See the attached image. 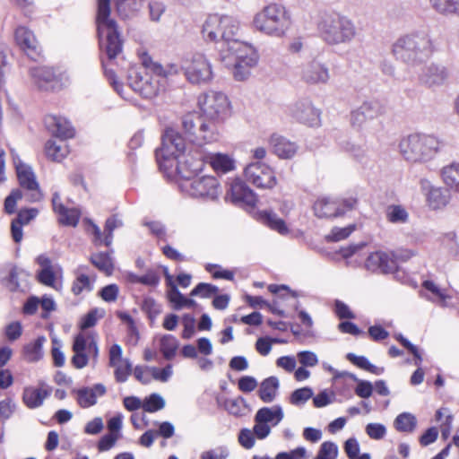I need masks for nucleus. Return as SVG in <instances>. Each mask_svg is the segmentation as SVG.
Returning <instances> with one entry per match:
<instances>
[{
  "label": "nucleus",
  "instance_id": "f257e3e1",
  "mask_svg": "<svg viewBox=\"0 0 459 459\" xmlns=\"http://www.w3.org/2000/svg\"><path fill=\"white\" fill-rule=\"evenodd\" d=\"M141 62L144 71L132 72L128 76L129 86L143 98L152 99L164 90L166 77L176 74L177 70L174 65L165 69L145 53L141 56Z\"/></svg>",
  "mask_w": 459,
  "mask_h": 459
},
{
  "label": "nucleus",
  "instance_id": "f03ea898",
  "mask_svg": "<svg viewBox=\"0 0 459 459\" xmlns=\"http://www.w3.org/2000/svg\"><path fill=\"white\" fill-rule=\"evenodd\" d=\"M433 52L430 39L421 33H411L399 37L392 45L394 56L411 67L420 66Z\"/></svg>",
  "mask_w": 459,
  "mask_h": 459
},
{
  "label": "nucleus",
  "instance_id": "7ed1b4c3",
  "mask_svg": "<svg viewBox=\"0 0 459 459\" xmlns=\"http://www.w3.org/2000/svg\"><path fill=\"white\" fill-rule=\"evenodd\" d=\"M182 127L188 140L197 145L216 143L221 136L223 121L210 119L195 112L182 117Z\"/></svg>",
  "mask_w": 459,
  "mask_h": 459
},
{
  "label": "nucleus",
  "instance_id": "20e7f679",
  "mask_svg": "<svg viewBox=\"0 0 459 459\" xmlns=\"http://www.w3.org/2000/svg\"><path fill=\"white\" fill-rule=\"evenodd\" d=\"M403 158L411 163H424L438 152L440 143L431 134L414 133L403 137L398 144Z\"/></svg>",
  "mask_w": 459,
  "mask_h": 459
},
{
  "label": "nucleus",
  "instance_id": "39448f33",
  "mask_svg": "<svg viewBox=\"0 0 459 459\" xmlns=\"http://www.w3.org/2000/svg\"><path fill=\"white\" fill-rule=\"evenodd\" d=\"M291 23V17L287 9L275 4L264 7L253 19V26L256 30L275 38L285 37Z\"/></svg>",
  "mask_w": 459,
  "mask_h": 459
},
{
  "label": "nucleus",
  "instance_id": "423d86ee",
  "mask_svg": "<svg viewBox=\"0 0 459 459\" xmlns=\"http://www.w3.org/2000/svg\"><path fill=\"white\" fill-rule=\"evenodd\" d=\"M318 30L322 39L333 46L350 43L357 35L354 22L337 13L325 15L318 24Z\"/></svg>",
  "mask_w": 459,
  "mask_h": 459
},
{
  "label": "nucleus",
  "instance_id": "0eeeda50",
  "mask_svg": "<svg viewBox=\"0 0 459 459\" xmlns=\"http://www.w3.org/2000/svg\"><path fill=\"white\" fill-rule=\"evenodd\" d=\"M110 0H98L97 28L100 39L106 38L105 43L100 39V45H105V50L109 59L121 53L123 44L120 39L117 24L110 18Z\"/></svg>",
  "mask_w": 459,
  "mask_h": 459
},
{
  "label": "nucleus",
  "instance_id": "6e6552de",
  "mask_svg": "<svg viewBox=\"0 0 459 459\" xmlns=\"http://www.w3.org/2000/svg\"><path fill=\"white\" fill-rule=\"evenodd\" d=\"M203 164H197L190 169L188 174H184V169L187 167V160H179L178 169L182 177L186 178L182 184V188L191 196L195 198L215 199L220 195V185L216 178L212 176H204L200 178H192V174H195L201 169Z\"/></svg>",
  "mask_w": 459,
  "mask_h": 459
},
{
  "label": "nucleus",
  "instance_id": "1a4fd4ad",
  "mask_svg": "<svg viewBox=\"0 0 459 459\" xmlns=\"http://www.w3.org/2000/svg\"><path fill=\"white\" fill-rule=\"evenodd\" d=\"M238 30V22L229 15H210L204 26L203 35L206 40L213 41L220 48H225L230 41H232Z\"/></svg>",
  "mask_w": 459,
  "mask_h": 459
},
{
  "label": "nucleus",
  "instance_id": "9d476101",
  "mask_svg": "<svg viewBox=\"0 0 459 459\" xmlns=\"http://www.w3.org/2000/svg\"><path fill=\"white\" fill-rule=\"evenodd\" d=\"M182 69L186 80L192 84H206L212 79V65L201 53L186 57L183 61Z\"/></svg>",
  "mask_w": 459,
  "mask_h": 459
},
{
  "label": "nucleus",
  "instance_id": "9b49d317",
  "mask_svg": "<svg viewBox=\"0 0 459 459\" xmlns=\"http://www.w3.org/2000/svg\"><path fill=\"white\" fill-rule=\"evenodd\" d=\"M198 106L201 109L200 115L210 119L215 118L224 122L230 113L228 97L219 91L201 94L198 98Z\"/></svg>",
  "mask_w": 459,
  "mask_h": 459
},
{
  "label": "nucleus",
  "instance_id": "f8f14e48",
  "mask_svg": "<svg viewBox=\"0 0 459 459\" xmlns=\"http://www.w3.org/2000/svg\"><path fill=\"white\" fill-rule=\"evenodd\" d=\"M73 351L71 362L75 368L81 369L86 367L91 357L96 360L99 347L95 336L91 333H78L74 340Z\"/></svg>",
  "mask_w": 459,
  "mask_h": 459
},
{
  "label": "nucleus",
  "instance_id": "ddd939ff",
  "mask_svg": "<svg viewBox=\"0 0 459 459\" xmlns=\"http://www.w3.org/2000/svg\"><path fill=\"white\" fill-rule=\"evenodd\" d=\"M414 255L415 254L411 250H405L402 253L377 251L368 256L365 266L368 270L372 272L380 271L385 273H392L397 267V260L406 261Z\"/></svg>",
  "mask_w": 459,
  "mask_h": 459
},
{
  "label": "nucleus",
  "instance_id": "4468645a",
  "mask_svg": "<svg viewBox=\"0 0 459 459\" xmlns=\"http://www.w3.org/2000/svg\"><path fill=\"white\" fill-rule=\"evenodd\" d=\"M220 55L222 61L242 62L245 65H255L258 60L255 49L236 38L225 48H220Z\"/></svg>",
  "mask_w": 459,
  "mask_h": 459
},
{
  "label": "nucleus",
  "instance_id": "2eb2a0df",
  "mask_svg": "<svg viewBox=\"0 0 459 459\" xmlns=\"http://www.w3.org/2000/svg\"><path fill=\"white\" fill-rule=\"evenodd\" d=\"M13 159L19 184L28 192V201L31 203L40 201L43 195L32 168L22 162L18 156L13 155Z\"/></svg>",
  "mask_w": 459,
  "mask_h": 459
},
{
  "label": "nucleus",
  "instance_id": "dca6fc26",
  "mask_svg": "<svg viewBox=\"0 0 459 459\" xmlns=\"http://www.w3.org/2000/svg\"><path fill=\"white\" fill-rule=\"evenodd\" d=\"M244 174L246 179L258 188L271 189L277 183L272 168L261 161L248 164Z\"/></svg>",
  "mask_w": 459,
  "mask_h": 459
},
{
  "label": "nucleus",
  "instance_id": "f3484780",
  "mask_svg": "<svg viewBox=\"0 0 459 459\" xmlns=\"http://www.w3.org/2000/svg\"><path fill=\"white\" fill-rule=\"evenodd\" d=\"M186 143L184 138L174 129H167L162 137L160 149L156 152L157 157L164 160L170 158L178 159L185 152Z\"/></svg>",
  "mask_w": 459,
  "mask_h": 459
},
{
  "label": "nucleus",
  "instance_id": "a211bd4d",
  "mask_svg": "<svg viewBox=\"0 0 459 459\" xmlns=\"http://www.w3.org/2000/svg\"><path fill=\"white\" fill-rule=\"evenodd\" d=\"M289 111L291 117L301 124L307 126L320 125V112L308 100L295 102L290 107Z\"/></svg>",
  "mask_w": 459,
  "mask_h": 459
},
{
  "label": "nucleus",
  "instance_id": "6ab92c4d",
  "mask_svg": "<svg viewBox=\"0 0 459 459\" xmlns=\"http://www.w3.org/2000/svg\"><path fill=\"white\" fill-rule=\"evenodd\" d=\"M418 77L420 83L429 88L438 87L447 82L449 71L441 64L430 63L420 68Z\"/></svg>",
  "mask_w": 459,
  "mask_h": 459
},
{
  "label": "nucleus",
  "instance_id": "aec40b11",
  "mask_svg": "<svg viewBox=\"0 0 459 459\" xmlns=\"http://www.w3.org/2000/svg\"><path fill=\"white\" fill-rule=\"evenodd\" d=\"M384 113V108L377 100L363 102L358 108L351 113V125L355 128H361L367 121L372 120Z\"/></svg>",
  "mask_w": 459,
  "mask_h": 459
},
{
  "label": "nucleus",
  "instance_id": "412c9836",
  "mask_svg": "<svg viewBox=\"0 0 459 459\" xmlns=\"http://www.w3.org/2000/svg\"><path fill=\"white\" fill-rule=\"evenodd\" d=\"M15 40L22 50L32 60L40 58L42 49L35 35L26 27H19L15 30Z\"/></svg>",
  "mask_w": 459,
  "mask_h": 459
},
{
  "label": "nucleus",
  "instance_id": "4be33fe9",
  "mask_svg": "<svg viewBox=\"0 0 459 459\" xmlns=\"http://www.w3.org/2000/svg\"><path fill=\"white\" fill-rule=\"evenodd\" d=\"M30 76L32 83L44 91H53L58 84L56 75L52 68L37 66L30 69Z\"/></svg>",
  "mask_w": 459,
  "mask_h": 459
},
{
  "label": "nucleus",
  "instance_id": "5701e85b",
  "mask_svg": "<svg viewBox=\"0 0 459 459\" xmlns=\"http://www.w3.org/2000/svg\"><path fill=\"white\" fill-rule=\"evenodd\" d=\"M51 387L45 382H39L38 386H26L22 393V402L29 409L40 407L45 399L51 394Z\"/></svg>",
  "mask_w": 459,
  "mask_h": 459
},
{
  "label": "nucleus",
  "instance_id": "b1692460",
  "mask_svg": "<svg viewBox=\"0 0 459 459\" xmlns=\"http://www.w3.org/2000/svg\"><path fill=\"white\" fill-rule=\"evenodd\" d=\"M329 78L326 65L316 60L305 65L301 71V79L307 84L326 83Z\"/></svg>",
  "mask_w": 459,
  "mask_h": 459
},
{
  "label": "nucleus",
  "instance_id": "393cba45",
  "mask_svg": "<svg viewBox=\"0 0 459 459\" xmlns=\"http://www.w3.org/2000/svg\"><path fill=\"white\" fill-rule=\"evenodd\" d=\"M227 195L236 204L244 203L247 205H255L256 201L254 192L238 178L230 182Z\"/></svg>",
  "mask_w": 459,
  "mask_h": 459
},
{
  "label": "nucleus",
  "instance_id": "a878e982",
  "mask_svg": "<svg viewBox=\"0 0 459 459\" xmlns=\"http://www.w3.org/2000/svg\"><path fill=\"white\" fill-rule=\"evenodd\" d=\"M45 125L60 140L72 138L74 135V128L65 118L48 115L45 117Z\"/></svg>",
  "mask_w": 459,
  "mask_h": 459
},
{
  "label": "nucleus",
  "instance_id": "bb28decb",
  "mask_svg": "<svg viewBox=\"0 0 459 459\" xmlns=\"http://www.w3.org/2000/svg\"><path fill=\"white\" fill-rule=\"evenodd\" d=\"M270 144L273 152L281 159H291L299 150L296 143L276 134L271 136Z\"/></svg>",
  "mask_w": 459,
  "mask_h": 459
},
{
  "label": "nucleus",
  "instance_id": "cd10ccee",
  "mask_svg": "<svg viewBox=\"0 0 459 459\" xmlns=\"http://www.w3.org/2000/svg\"><path fill=\"white\" fill-rule=\"evenodd\" d=\"M106 387L96 384L92 387H83L76 391V400L82 408H89L97 403V398L104 395Z\"/></svg>",
  "mask_w": 459,
  "mask_h": 459
},
{
  "label": "nucleus",
  "instance_id": "c85d7f7f",
  "mask_svg": "<svg viewBox=\"0 0 459 459\" xmlns=\"http://www.w3.org/2000/svg\"><path fill=\"white\" fill-rule=\"evenodd\" d=\"M316 216L319 218H334L344 214L337 201L329 198H320L314 204Z\"/></svg>",
  "mask_w": 459,
  "mask_h": 459
},
{
  "label": "nucleus",
  "instance_id": "c756f323",
  "mask_svg": "<svg viewBox=\"0 0 459 459\" xmlns=\"http://www.w3.org/2000/svg\"><path fill=\"white\" fill-rule=\"evenodd\" d=\"M206 159L207 162L217 173L226 174L235 169V160L227 153H210Z\"/></svg>",
  "mask_w": 459,
  "mask_h": 459
},
{
  "label": "nucleus",
  "instance_id": "7c9ffc66",
  "mask_svg": "<svg viewBox=\"0 0 459 459\" xmlns=\"http://www.w3.org/2000/svg\"><path fill=\"white\" fill-rule=\"evenodd\" d=\"M283 411L281 406L263 407L257 411L255 421L264 422L271 427L278 425L283 419Z\"/></svg>",
  "mask_w": 459,
  "mask_h": 459
},
{
  "label": "nucleus",
  "instance_id": "2f4dec72",
  "mask_svg": "<svg viewBox=\"0 0 459 459\" xmlns=\"http://www.w3.org/2000/svg\"><path fill=\"white\" fill-rule=\"evenodd\" d=\"M167 299L171 304V307L175 310H180L183 308H191L196 305V302L184 296L178 289L177 285H172L171 288L167 290Z\"/></svg>",
  "mask_w": 459,
  "mask_h": 459
},
{
  "label": "nucleus",
  "instance_id": "473e14b6",
  "mask_svg": "<svg viewBox=\"0 0 459 459\" xmlns=\"http://www.w3.org/2000/svg\"><path fill=\"white\" fill-rule=\"evenodd\" d=\"M47 156L54 161H61L69 152L64 140H48L45 146Z\"/></svg>",
  "mask_w": 459,
  "mask_h": 459
},
{
  "label": "nucleus",
  "instance_id": "72a5a7b5",
  "mask_svg": "<svg viewBox=\"0 0 459 459\" xmlns=\"http://www.w3.org/2000/svg\"><path fill=\"white\" fill-rule=\"evenodd\" d=\"M441 176L444 183L459 192V162H452L441 169Z\"/></svg>",
  "mask_w": 459,
  "mask_h": 459
},
{
  "label": "nucleus",
  "instance_id": "f704fd0d",
  "mask_svg": "<svg viewBox=\"0 0 459 459\" xmlns=\"http://www.w3.org/2000/svg\"><path fill=\"white\" fill-rule=\"evenodd\" d=\"M427 201L430 208L437 210L446 206L449 202V192L440 187H431Z\"/></svg>",
  "mask_w": 459,
  "mask_h": 459
},
{
  "label": "nucleus",
  "instance_id": "c9c22d12",
  "mask_svg": "<svg viewBox=\"0 0 459 459\" xmlns=\"http://www.w3.org/2000/svg\"><path fill=\"white\" fill-rule=\"evenodd\" d=\"M279 388V380L276 377L265 378L260 385L259 397L264 403H271L276 396Z\"/></svg>",
  "mask_w": 459,
  "mask_h": 459
},
{
  "label": "nucleus",
  "instance_id": "e433bc0d",
  "mask_svg": "<svg viewBox=\"0 0 459 459\" xmlns=\"http://www.w3.org/2000/svg\"><path fill=\"white\" fill-rule=\"evenodd\" d=\"M47 339L44 336H39L34 342L24 346V357L29 362H36L43 356V345Z\"/></svg>",
  "mask_w": 459,
  "mask_h": 459
},
{
  "label": "nucleus",
  "instance_id": "4c0bfd02",
  "mask_svg": "<svg viewBox=\"0 0 459 459\" xmlns=\"http://www.w3.org/2000/svg\"><path fill=\"white\" fill-rule=\"evenodd\" d=\"M178 345L179 343L176 337L166 334L160 339V351L166 359L170 360L176 356Z\"/></svg>",
  "mask_w": 459,
  "mask_h": 459
},
{
  "label": "nucleus",
  "instance_id": "58836bf2",
  "mask_svg": "<svg viewBox=\"0 0 459 459\" xmlns=\"http://www.w3.org/2000/svg\"><path fill=\"white\" fill-rule=\"evenodd\" d=\"M91 262L97 267L100 272L106 275H110L113 272L114 265L112 259L108 253H98L93 254L91 256Z\"/></svg>",
  "mask_w": 459,
  "mask_h": 459
},
{
  "label": "nucleus",
  "instance_id": "ea45409f",
  "mask_svg": "<svg viewBox=\"0 0 459 459\" xmlns=\"http://www.w3.org/2000/svg\"><path fill=\"white\" fill-rule=\"evenodd\" d=\"M417 425L416 417L410 412L399 414L394 420V427L401 432H412Z\"/></svg>",
  "mask_w": 459,
  "mask_h": 459
},
{
  "label": "nucleus",
  "instance_id": "a19ab883",
  "mask_svg": "<svg viewBox=\"0 0 459 459\" xmlns=\"http://www.w3.org/2000/svg\"><path fill=\"white\" fill-rule=\"evenodd\" d=\"M347 359L354 364L355 366L367 370L375 375H381L384 372L383 368H378L369 362V360L364 356H358L354 353H348L346 356Z\"/></svg>",
  "mask_w": 459,
  "mask_h": 459
},
{
  "label": "nucleus",
  "instance_id": "79ce46f5",
  "mask_svg": "<svg viewBox=\"0 0 459 459\" xmlns=\"http://www.w3.org/2000/svg\"><path fill=\"white\" fill-rule=\"evenodd\" d=\"M57 214L59 223L72 227H75L78 224L81 217V212L77 208L62 207V211Z\"/></svg>",
  "mask_w": 459,
  "mask_h": 459
},
{
  "label": "nucleus",
  "instance_id": "37998d69",
  "mask_svg": "<svg viewBox=\"0 0 459 459\" xmlns=\"http://www.w3.org/2000/svg\"><path fill=\"white\" fill-rule=\"evenodd\" d=\"M430 3L440 13L459 14V0H430Z\"/></svg>",
  "mask_w": 459,
  "mask_h": 459
},
{
  "label": "nucleus",
  "instance_id": "c03bdc74",
  "mask_svg": "<svg viewBox=\"0 0 459 459\" xmlns=\"http://www.w3.org/2000/svg\"><path fill=\"white\" fill-rule=\"evenodd\" d=\"M111 367L115 368V378L119 383L126 382L133 371L132 364L128 359H125V360Z\"/></svg>",
  "mask_w": 459,
  "mask_h": 459
},
{
  "label": "nucleus",
  "instance_id": "a18cd8bd",
  "mask_svg": "<svg viewBox=\"0 0 459 459\" xmlns=\"http://www.w3.org/2000/svg\"><path fill=\"white\" fill-rule=\"evenodd\" d=\"M165 407L164 399L158 394H152L145 398L143 403V409L147 412H154Z\"/></svg>",
  "mask_w": 459,
  "mask_h": 459
},
{
  "label": "nucleus",
  "instance_id": "49530a36",
  "mask_svg": "<svg viewBox=\"0 0 459 459\" xmlns=\"http://www.w3.org/2000/svg\"><path fill=\"white\" fill-rule=\"evenodd\" d=\"M313 396V390L310 387H302L292 392L290 397L291 404L299 406L304 404Z\"/></svg>",
  "mask_w": 459,
  "mask_h": 459
},
{
  "label": "nucleus",
  "instance_id": "de8ad7c7",
  "mask_svg": "<svg viewBox=\"0 0 459 459\" xmlns=\"http://www.w3.org/2000/svg\"><path fill=\"white\" fill-rule=\"evenodd\" d=\"M264 220L266 224L273 230H277L281 234H286L288 228L285 221L279 218L273 212H264Z\"/></svg>",
  "mask_w": 459,
  "mask_h": 459
},
{
  "label": "nucleus",
  "instance_id": "09e8293b",
  "mask_svg": "<svg viewBox=\"0 0 459 459\" xmlns=\"http://www.w3.org/2000/svg\"><path fill=\"white\" fill-rule=\"evenodd\" d=\"M227 65H232L234 67L233 75L237 81H244L250 74V69L255 65H245L242 62H231L224 61Z\"/></svg>",
  "mask_w": 459,
  "mask_h": 459
},
{
  "label": "nucleus",
  "instance_id": "8fccbe9b",
  "mask_svg": "<svg viewBox=\"0 0 459 459\" xmlns=\"http://www.w3.org/2000/svg\"><path fill=\"white\" fill-rule=\"evenodd\" d=\"M219 289L212 284L201 282L197 284L191 291L190 296H199L201 298H210L217 294Z\"/></svg>",
  "mask_w": 459,
  "mask_h": 459
},
{
  "label": "nucleus",
  "instance_id": "3c124183",
  "mask_svg": "<svg viewBox=\"0 0 459 459\" xmlns=\"http://www.w3.org/2000/svg\"><path fill=\"white\" fill-rule=\"evenodd\" d=\"M338 455V446L330 441L324 442L315 459H336Z\"/></svg>",
  "mask_w": 459,
  "mask_h": 459
},
{
  "label": "nucleus",
  "instance_id": "603ef678",
  "mask_svg": "<svg viewBox=\"0 0 459 459\" xmlns=\"http://www.w3.org/2000/svg\"><path fill=\"white\" fill-rule=\"evenodd\" d=\"M122 225H123L122 221L120 219H118L117 215H113L106 221L105 229H104V231L106 233V236L104 238V244L106 246H109L112 242L113 230L117 228L121 227Z\"/></svg>",
  "mask_w": 459,
  "mask_h": 459
},
{
  "label": "nucleus",
  "instance_id": "864d4df0",
  "mask_svg": "<svg viewBox=\"0 0 459 459\" xmlns=\"http://www.w3.org/2000/svg\"><path fill=\"white\" fill-rule=\"evenodd\" d=\"M92 290L90 278L81 273L77 276L72 286V291L74 295H80L82 291H91Z\"/></svg>",
  "mask_w": 459,
  "mask_h": 459
},
{
  "label": "nucleus",
  "instance_id": "5fc2aeb1",
  "mask_svg": "<svg viewBox=\"0 0 459 459\" xmlns=\"http://www.w3.org/2000/svg\"><path fill=\"white\" fill-rule=\"evenodd\" d=\"M103 316V310H99L97 308L91 310L82 318L80 324L81 329L84 330L94 326L97 324L98 319L101 318Z\"/></svg>",
  "mask_w": 459,
  "mask_h": 459
},
{
  "label": "nucleus",
  "instance_id": "6e6d98bb",
  "mask_svg": "<svg viewBox=\"0 0 459 459\" xmlns=\"http://www.w3.org/2000/svg\"><path fill=\"white\" fill-rule=\"evenodd\" d=\"M354 224H351L344 228L335 227L332 230L330 235L327 236V239L335 242L345 239L354 231Z\"/></svg>",
  "mask_w": 459,
  "mask_h": 459
},
{
  "label": "nucleus",
  "instance_id": "4d7b16f0",
  "mask_svg": "<svg viewBox=\"0 0 459 459\" xmlns=\"http://www.w3.org/2000/svg\"><path fill=\"white\" fill-rule=\"evenodd\" d=\"M147 370L151 373L153 379L160 381V382H163V383L167 382L172 376L171 365H167L163 368L152 367V368H148Z\"/></svg>",
  "mask_w": 459,
  "mask_h": 459
},
{
  "label": "nucleus",
  "instance_id": "13d9d810",
  "mask_svg": "<svg viewBox=\"0 0 459 459\" xmlns=\"http://www.w3.org/2000/svg\"><path fill=\"white\" fill-rule=\"evenodd\" d=\"M387 218L393 223H403L407 221L408 213L401 206H392L387 212Z\"/></svg>",
  "mask_w": 459,
  "mask_h": 459
},
{
  "label": "nucleus",
  "instance_id": "bf43d9fd",
  "mask_svg": "<svg viewBox=\"0 0 459 459\" xmlns=\"http://www.w3.org/2000/svg\"><path fill=\"white\" fill-rule=\"evenodd\" d=\"M22 198V192L20 189H13L4 200V211L12 214L15 212L16 204Z\"/></svg>",
  "mask_w": 459,
  "mask_h": 459
},
{
  "label": "nucleus",
  "instance_id": "052dcab7",
  "mask_svg": "<svg viewBox=\"0 0 459 459\" xmlns=\"http://www.w3.org/2000/svg\"><path fill=\"white\" fill-rule=\"evenodd\" d=\"M366 433L372 439H382L386 434V429L380 423H368L366 426Z\"/></svg>",
  "mask_w": 459,
  "mask_h": 459
},
{
  "label": "nucleus",
  "instance_id": "680f3d73",
  "mask_svg": "<svg viewBox=\"0 0 459 459\" xmlns=\"http://www.w3.org/2000/svg\"><path fill=\"white\" fill-rule=\"evenodd\" d=\"M297 357L303 367H315L318 363L316 354L309 351H300Z\"/></svg>",
  "mask_w": 459,
  "mask_h": 459
},
{
  "label": "nucleus",
  "instance_id": "e2e57ef3",
  "mask_svg": "<svg viewBox=\"0 0 459 459\" xmlns=\"http://www.w3.org/2000/svg\"><path fill=\"white\" fill-rule=\"evenodd\" d=\"M131 280L134 282H139L145 285L155 286L160 281V277L154 272H149L143 276L132 275Z\"/></svg>",
  "mask_w": 459,
  "mask_h": 459
},
{
  "label": "nucleus",
  "instance_id": "0e129e2a",
  "mask_svg": "<svg viewBox=\"0 0 459 459\" xmlns=\"http://www.w3.org/2000/svg\"><path fill=\"white\" fill-rule=\"evenodd\" d=\"M255 434L253 430L243 429L238 435V442L246 449H250L255 445Z\"/></svg>",
  "mask_w": 459,
  "mask_h": 459
},
{
  "label": "nucleus",
  "instance_id": "69168bd1",
  "mask_svg": "<svg viewBox=\"0 0 459 459\" xmlns=\"http://www.w3.org/2000/svg\"><path fill=\"white\" fill-rule=\"evenodd\" d=\"M119 289L117 284H109L102 288L100 294L103 300L114 302L118 296Z\"/></svg>",
  "mask_w": 459,
  "mask_h": 459
},
{
  "label": "nucleus",
  "instance_id": "338daca9",
  "mask_svg": "<svg viewBox=\"0 0 459 459\" xmlns=\"http://www.w3.org/2000/svg\"><path fill=\"white\" fill-rule=\"evenodd\" d=\"M119 435L117 433H109L103 436L98 444V448L100 452L108 451L112 448L117 440L118 439Z\"/></svg>",
  "mask_w": 459,
  "mask_h": 459
},
{
  "label": "nucleus",
  "instance_id": "774afa93",
  "mask_svg": "<svg viewBox=\"0 0 459 459\" xmlns=\"http://www.w3.org/2000/svg\"><path fill=\"white\" fill-rule=\"evenodd\" d=\"M279 342L278 340H271L268 337L258 338L255 342V349L262 356H266L272 350V342Z\"/></svg>",
  "mask_w": 459,
  "mask_h": 459
}]
</instances>
